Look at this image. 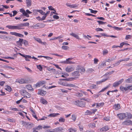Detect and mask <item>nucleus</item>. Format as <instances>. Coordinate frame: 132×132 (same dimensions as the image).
<instances>
[{"instance_id":"nucleus-38","label":"nucleus","mask_w":132,"mask_h":132,"mask_svg":"<svg viewBox=\"0 0 132 132\" xmlns=\"http://www.w3.org/2000/svg\"><path fill=\"white\" fill-rule=\"evenodd\" d=\"M36 87H39L42 86L40 82L39 81L35 85Z\"/></svg>"},{"instance_id":"nucleus-3","label":"nucleus","mask_w":132,"mask_h":132,"mask_svg":"<svg viewBox=\"0 0 132 132\" xmlns=\"http://www.w3.org/2000/svg\"><path fill=\"white\" fill-rule=\"evenodd\" d=\"M71 74L72 76H73L76 79L79 78L80 75L79 73L77 70V71H75L72 72L71 73Z\"/></svg>"},{"instance_id":"nucleus-55","label":"nucleus","mask_w":132,"mask_h":132,"mask_svg":"<svg viewBox=\"0 0 132 132\" xmlns=\"http://www.w3.org/2000/svg\"><path fill=\"white\" fill-rule=\"evenodd\" d=\"M44 57L46 58V59L48 60H49L50 59H53V58L50 57L49 56H45Z\"/></svg>"},{"instance_id":"nucleus-54","label":"nucleus","mask_w":132,"mask_h":132,"mask_svg":"<svg viewBox=\"0 0 132 132\" xmlns=\"http://www.w3.org/2000/svg\"><path fill=\"white\" fill-rule=\"evenodd\" d=\"M48 70L49 71L56 72V70L53 69L49 68L48 69Z\"/></svg>"},{"instance_id":"nucleus-17","label":"nucleus","mask_w":132,"mask_h":132,"mask_svg":"<svg viewBox=\"0 0 132 132\" xmlns=\"http://www.w3.org/2000/svg\"><path fill=\"white\" fill-rule=\"evenodd\" d=\"M109 129L108 126H105L102 127L100 129L101 131H106Z\"/></svg>"},{"instance_id":"nucleus-2","label":"nucleus","mask_w":132,"mask_h":132,"mask_svg":"<svg viewBox=\"0 0 132 132\" xmlns=\"http://www.w3.org/2000/svg\"><path fill=\"white\" fill-rule=\"evenodd\" d=\"M64 130L63 128L59 127L52 130L51 131L50 130H48L47 131L48 132H62Z\"/></svg>"},{"instance_id":"nucleus-48","label":"nucleus","mask_w":132,"mask_h":132,"mask_svg":"<svg viewBox=\"0 0 132 132\" xmlns=\"http://www.w3.org/2000/svg\"><path fill=\"white\" fill-rule=\"evenodd\" d=\"M89 126L92 128H94L95 127V123H90L89 124Z\"/></svg>"},{"instance_id":"nucleus-36","label":"nucleus","mask_w":132,"mask_h":132,"mask_svg":"<svg viewBox=\"0 0 132 132\" xmlns=\"http://www.w3.org/2000/svg\"><path fill=\"white\" fill-rule=\"evenodd\" d=\"M76 95L78 97H82L83 96L82 92L81 93H80L79 92H78L76 93Z\"/></svg>"},{"instance_id":"nucleus-44","label":"nucleus","mask_w":132,"mask_h":132,"mask_svg":"<svg viewBox=\"0 0 132 132\" xmlns=\"http://www.w3.org/2000/svg\"><path fill=\"white\" fill-rule=\"evenodd\" d=\"M23 10V14L27 17H29V16L27 13L24 10Z\"/></svg>"},{"instance_id":"nucleus-46","label":"nucleus","mask_w":132,"mask_h":132,"mask_svg":"<svg viewBox=\"0 0 132 132\" xmlns=\"http://www.w3.org/2000/svg\"><path fill=\"white\" fill-rule=\"evenodd\" d=\"M97 22L99 24H104L105 23H106V22H104L103 21H97Z\"/></svg>"},{"instance_id":"nucleus-63","label":"nucleus","mask_w":132,"mask_h":132,"mask_svg":"<svg viewBox=\"0 0 132 132\" xmlns=\"http://www.w3.org/2000/svg\"><path fill=\"white\" fill-rule=\"evenodd\" d=\"M98 61V59H97L96 58H95L94 59V63L95 64H97V62Z\"/></svg>"},{"instance_id":"nucleus-37","label":"nucleus","mask_w":132,"mask_h":132,"mask_svg":"<svg viewBox=\"0 0 132 132\" xmlns=\"http://www.w3.org/2000/svg\"><path fill=\"white\" fill-rule=\"evenodd\" d=\"M34 128H36V130H40V129H42V127L41 125H39L38 126H37Z\"/></svg>"},{"instance_id":"nucleus-4","label":"nucleus","mask_w":132,"mask_h":132,"mask_svg":"<svg viewBox=\"0 0 132 132\" xmlns=\"http://www.w3.org/2000/svg\"><path fill=\"white\" fill-rule=\"evenodd\" d=\"M22 93L21 94L24 97H26L27 98H29L31 97V95L26 90H22Z\"/></svg>"},{"instance_id":"nucleus-29","label":"nucleus","mask_w":132,"mask_h":132,"mask_svg":"<svg viewBox=\"0 0 132 132\" xmlns=\"http://www.w3.org/2000/svg\"><path fill=\"white\" fill-rule=\"evenodd\" d=\"M108 51L106 49L104 50L103 51V55H105L108 53Z\"/></svg>"},{"instance_id":"nucleus-42","label":"nucleus","mask_w":132,"mask_h":132,"mask_svg":"<svg viewBox=\"0 0 132 132\" xmlns=\"http://www.w3.org/2000/svg\"><path fill=\"white\" fill-rule=\"evenodd\" d=\"M59 83L60 84L65 86H67L66 85L67 84H66L65 83L62 82V81L61 80H60Z\"/></svg>"},{"instance_id":"nucleus-28","label":"nucleus","mask_w":132,"mask_h":132,"mask_svg":"<svg viewBox=\"0 0 132 132\" xmlns=\"http://www.w3.org/2000/svg\"><path fill=\"white\" fill-rule=\"evenodd\" d=\"M125 81L126 82L131 83L132 82V78H129L128 79L126 80Z\"/></svg>"},{"instance_id":"nucleus-57","label":"nucleus","mask_w":132,"mask_h":132,"mask_svg":"<svg viewBox=\"0 0 132 132\" xmlns=\"http://www.w3.org/2000/svg\"><path fill=\"white\" fill-rule=\"evenodd\" d=\"M35 40L39 43H42L41 40L39 38H36Z\"/></svg>"},{"instance_id":"nucleus-47","label":"nucleus","mask_w":132,"mask_h":132,"mask_svg":"<svg viewBox=\"0 0 132 132\" xmlns=\"http://www.w3.org/2000/svg\"><path fill=\"white\" fill-rule=\"evenodd\" d=\"M65 120V119H64L62 118H60L59 120V121L60 122H64Z\"/></svg>"},{"instance_id":"nucleus-58","label":"nucleus","mask_w":132,"mask_h":132,"mask_svg":"<svg viewBox=\"0 0 132 132\" xmlns=\"http://www.w3.org/2000/svg\"><path fill=\"white\" fill-rule=\"evenodd\" d=\"M107 79H108L107 78L103 79L102 80L99 82V84L105 82V81L107 80Z\"/></svg>"},{"instance_id":"nucleus-39","label":"nucleus","mask_w":132,"mask_h":132,"mask_svg":"<svg viewBox=\"0 0 132 132\" xmlns=\"http://www.w3.org/2000/svg\"><path fill=\"white\" fill-rule=\"evenodd\" d=\"M76 117L75 115H72L71 119L73 121H75L76 120Z\"/></svg>"},{"instance_id":"nucleus-60","label":"nucleus","mask_w":132,"mask_h":132,"mask_svg":"<svg viewBox=\"0 0 132 132\" xmlns=\"http://www.w3.org/2000/svg\"><path fill=\"white\" fill-rule=\"evenodd\" d=\"M131 38V36L130 35H127L126 36L125 38L126 39H130Z\"/></svg>"},{"instance_id":"nucleus-18","label":"nucleus","mask_w":132,"mask_h":132,"mask_svg":"<svg viewBox=\"0 0 132 132\" xmlns=\"http://www.w3.org/2000/svg\"><path fill=\"white\" fill-rule=\"evenodd\" d=\"M26 3L27 4V6L28 7L30 6L31 5V0H26Z\"/></svg>"},{"instance_id":"nucleus-15","label":"nucleus","mask_w":132,"mask_h":132,"mask_svg":"<svg viewBox=\"0 0 132 132\" xmlns=\"http://www.w3.org/2000/svg\"><path fill=\"white\" fill-rule=\"evenodd\" d=\"M86 72L88 73H93L95 72V71L92 68H89L87 70Z\"/></svg>"},{"instance_id":"nucleus-16","label":"nucleus","mask_w":132,"mask_h":132,"mask_svg":"<svg viewBox=\"0 0 132 132\" xmlns=\"http://www.w3.org/2000/svg\"><path fill=\"white\" fill-rule=\"evenodd\" d=\"M81 74H82L85 71V69L84 68H80L78 69L77 70Z\"/></svg>"},{"instance_id":"nucleus-21","label":"nucleus","mask_w":132,"mask_h":132,"mask_svg":"<svg viewBox=\"0 0 132 132\" xmlns=\"http://www.w3.org/2000/svg\"><path fill=\"white\" fill-rule=\"evenodd\" d=\"M70 35L75 37L77 39H79V36L78 35L73 32H72L70 33Z\"/></svg>"},{"instance_id":"nucleus-14","label":"nucleus","mask_w":132,"mask_h":132,"mask_svg":"<svg viewBox=\"0 0 132 132\" xmlns=\"http://www.w3.org/2000/svg\"><path fill=\"white\" fill-rule=\"evenodd\" d=\"M23 39L19 38V41H17L16 42V43L18 45L20 46H22V44L23 43Z\"/></svg>"},{"instance_id":"nucleus-41","label":"nucleus","mask_w":132,"mask_h":132,"mask_svg":"<svg viewBox=\"0 0 132 132\" xmlns=\"http://www.w3.org/2000/svg\"><path fill=\"white\" fill-rule=\"evenodd\" d=\"M34 126V125L33 123H30L28 125V127L29 128H31L33 127Z\"/></svg>"},{"instance_id":"nucleus-59","label":"nucleus","mask_w":132,"mask_h":132,"mask_svg":"<svg viewBox=\"0 0 132 132\" xmlns=\"http://www.w3.org/2000/svg\"><path fill=\"white\" fill-rule=\"evenodd\" d=\"M25 68L29 72L31 73H32V71L30 68H28L27 67H25Z\"/></svg>"},{"instance_id":"nucleus-45","label":"nucleus","mask_w":132,"mask_h":132,"mask_svg":"<svg viewBox=\"0 0 132 132\" xmlns=\"http://www.w3.org/2000/svg\"><path fill=\"white\" fill-rule=\"evenodd\" d=\"M89 10H90V12L91 13H93L94 14H96L97 12V11L96 10H94L92 9H89Z\"/></svg>"},{"instance_id":"nucleus-56","label":"nucleus","mask_w":132,"mask_h":132,"mask_svg":"<svg viewBox=\"0 0 132 132\" xmlns=\"http://www.w3.org/2000/svg\"><path fill=\"white\" fill-rule=\"evenodd\" d=\"M17 36L20 37H23L24 36L23 35L18 33H17Z\"/></svg>"},{"instance_id":"nucleus-30","label":"nucleus","mask_w":132,"mask_h":132,"mask_svg":"<svg viewBox=\"0 0 132 132\" xmlns=\"http://www.w3.org/2000/svg\"><path fill=\"white\" fill-rule=\"evenodd\" d=\"M6 88H5L6 90L9 92H10L11 90V88L10 86L7 85L6 86Z\"/></svg>"},{"instance_id":"nucleus-11","label":"nucleus","mask_w":132,"mask_h":132,"mask_svg":"<svg viewBox=\"0 0 132 132\" xmlns=\"http://www.w3.org/2000/svg\"><path fill=\"white\" fill-rule=\"evenodd\" d=\"M132 122L131 121L129 120H127L125 121L122 123L123 125H129Z\"/></svg>"},{"instance_id":"nucleus-20","label":"nucleus","mask_w":132,"mask_h":132,"mask_svg":"<svg viewBox=\"0 0 132 132\" xmlns=\"http://www.w3.org/2000/svg\"><path fill=\"white\" fill-rule=\"evenodd\" d=\"M40 23H38L33 26V27L35 29H37L40 27Z\"/></svg>"},{"instance_id":"nucleus-43","label":"nucleus","mask_w":132,"mask_h":132,"mask_svg":"<svg viewBox=\"0 0 132 132\" xmlns=\"http://www.w3.org/2000/svg\"><path fill=\"white\" fill-rule=\"evenodd\" d=\"M37 68L39 69L40 71H42V67L40 65H37Z\"/></svg>"},{"instance_id":"nucleus-6","label":"nucleus","mask_w":132,"mask_h":132,"mask_svg":"<svg viewBox=\"0 0 132 132\" xmlns=\"http://www.w3.org/2000/svg\"><path fill=\"white\" fill-rule=\"evenodd\" d=\"M124 79H122L118 81L115 82L113 84L114 87H116L120 84L123 81Z\"/></svg>"},{"instance_id":"nucleus-10","label":"nucleus","mask_w":132,"mask_h":132,"mask_svg":"<svg viewBox=\"0 0 132 132\" xmlns=\"http://www.w3.org/2000/svg\"><path fill=\"white\" fill-rule=\"evenodd\" d=\"M38 94H40L42 96H43L46 94V91L41 90H39L38 92Z\"/></svg>"},{"instance_id":"nucleus-34","label":"nucleus","mask_w":132,"mask_h":132,"mask_svg":"<svg viewBox=\"0 0 132 132\" xmlns=\"http://www.w3.org/2000/svg\"><path fill=\"white\" fill-rule=\"evenodd\" d=\"M115 30H122V28H119L118 27L114 26L112 27Z\"/></svg>"},{"instance_id":"nucleus-62","label":"nucleus","mask_w":132,"mask_h":132,"mask_svg":"<svg viewBox=\"0 0 132 132\" xmlns=\"http://www.w3.org/2000/svg\"><path fill=\"white\" fill-rule=\"evenodd\" d=\"M69 132H75L76 131L75 130L71 128L69 129Z\"/></svg>"},{"instance_id":"nucleus-31","label":"nucleus","mask_w":132,"mask_h":132,"mask_svg":"<svg viewBox=\"0 0 132 132\" xmlns=\"http://www.w3.org/2000/svg\"><path fill=\"white\" fill-rule=\"evenodd\" d=\"M22 44H23L26 46H27L28 44V42L27 41L23 40V41Z\"/></svg>"},{"instance_id":"nucleus-13","label":"nucleus","mask_w":132,"mask_h":132,"mask_svg":"<svg viewBox=\"0 0 132 132\" xmlns=\"http://www.w3.org/2000/svg\"><path fill=\"white\" fill-rule=\"evenodd\" d=\"M72 59V58H68L67 59V64H73L75 63L74 62H72V61H70V60H71Z\"/></svg>"},{"instance_id":"nucleus-61","label":"nucleus","mask_w":132,"mask_h":132,"mask_svg":"<svg viewBox=\"0 0 132 132\" xmlns=\"http://www.w3.org/2000/svg\"><path fill=\"white\" fill-rule=\"evenodd\" d=\"M12 12L13 13V16H15L17 13V12L15 10L12 11Z\"/></svg>"},{"instance_id":"nucleus-23","label":"nucleus","mask_w":132,"mask_h":132,"mask_svg":"<svg viewBox=\"0 0 132 132\" xmlns=\"http://www.w3.org/2000/svg\"><path fill=\"white\" fill-rule=\"evenodd\" d=\"M120 89L122 91L124 92L127 91V87H125L122 86H121L120 87Z\"/></svg>"},{"instance_id":"nucleus-50","label":"nucleus","mask_w":132,"mask_h":132,"mask_svg":"<svg viewBox=\"0 0 132 132\" xmlns=\"http://www.w3.org/2000/svg\"><path fill=\"white\" fill-rule=\"evenodd\" d=\"M81 100H84L85 101H87L88 102H90L91 101V100L90 99L87 98L86 99H85L84 98H82V99H81Z\"/></svg>"},{"instance_id":"nucleus-26","label":"nucleus","mask_w":132,"mask_h":132,"mask_svg":"<svg viewBox=\"0 0 132 132\" xmlns=\"http://www.w3.org/2000/svg\"><path fill=\"white\" fill-rule=\"evenodd\" d=\"M66 86H70L74 88H76L77 87L75 85L72 84H67Z\"/></svg>"},{"instance_id":"nucleus-35","label":"nucleus","mask_w":132,"mask_h":132,"mask_svg":"<svg viewBox=\"0 0 132 132\" xmlns=\"http://www.w3.org/2000/svg\"><path fill=\"white\" fill-rule=\"evenodd\" d=\"M92 112H91L90 111L87 110L85 113V115H89L92 114Z\"/></svg>"},{"instance_id":"nucleus-7","label":"nucleus","mask_w":132,"mask_h":132,"mask_svg":"<svg viewBox=\"0 0 132 132\" xmlns=\"http://www.w3.org/2000/svg\"><path fill=\"white\" fill-rule=\"evenodd\" d=\"M75 104L80 107L83 106H84L83 102L82 101H77L75 102Z\"/></svg>"},{"instance_id":"nucleus-33","label":"nucleus","mask_w":132,"mask_h":132,"mask_svg":"<svg viewBox=\"0 0 132 132\" xmlns=\"http://www.w3.org/2000/svg\"><path fill=\"white\" fill-rule=\"evenodd\" d=\"M127 114V118L129 119H130L132 117V115L130 113H127L126 114Z\"/></svg>"},{"instance_id":"nucleus-9","label":"nucleus","mask_w":132,"mask_h":132,"mask_svg":"<svg viewBox=\"0 0 132 132\" xmlns=\"http://www.w3.org/2000/svg\"><path fill=\"white\" fill-rule=\"evenodd\" d=\"M113 109L116 110H118L121 108L120 104H114L113 107Z\"/></svg>"},{"instance_id":"nucleus-19","label":"nucleus","mask_w":132,"mask_h":132,"mask_svg":"<svg viewBox=\"0 0 132 132\" xmlns=\"http://www.w3.org/2000/svg\"><path fill=\"white\" fill-rule=\"evenodd\" d=\"M40 102L44 104H47L48 103L47 102L46 100L43 98H41Z\"/></svg>"},{"instance_id":"nucleus-24","label":"nucleus","mask_w":132,"mask_h":132,"mask_svg":"<svg viewBox=\"0 0 132 132\" xmlns=\"http://www.w3.org/2000/svg\"><path fill=\"white\" fill-rule=\"evenodd\" d=\"M116 56L115 57H112L110 59H109L106 60V62H109L112 61L114 60L115 59Z\"/></svg>"},{"instance_id":"nucleus-52","label":"nucleus","mask_w":132,"mask_h":132,"mask_svg":"<svg viewBox=\"0 0 132 132\" xmlns=\"http://www.w3.org/2000/svg\"><path fill=\"white\" fill-rule=\"evenodd\" d=\"M17 33H18L15 32H10V34L11 35H14L16 36H17Z\"/></svg>"},{"instance_id":"nucleus-53","label":"nucleus","mask_w":132,"mask_h":132,"mask_svg":"<svg viewBox=\"0 0 132 132\" xmlns=\"http://www.w3.org/2000/svg\"><path fill=\"white\" fill-rule=\"evenodd\" d=\"M69 78V81H73L75 80H76L75 78L74 77H71Z\"/></svg>"},{"instance_id":"nucleus-5","label":"nucleus","mask_w":132,"mask_h":132,"mask_svg":"<svg viewBox=\"0 0 132 132\" xmlns=\"http://www.w3.org/2000/svg\"><path fill=\"white\" fill-rule=\"evenodd\" d=\"M118 118L120 120H122L127 116V114L125 113H120L117 114Z\"/></svg>"},{"instance_id":"nucleus-25","label":"nucleus","mask_w":132,"mask_h":132,"mask_svg":"<svg viewBox=\"0 0 132 132\" xmlns=\"http://www.w3.org/2000/svg\"><path fill=\"white\" fill-rule=\"evenodd\" d=\"M97 107H99L100 106H102L104 105V102H102L101 103H96Z\"/></svg>"},{"instance_id":"nucleus-49","label":"nucleus","mask_w":132,"mask_h":132,"mask_svg":"<svg viewBox=\"0 0 132 132\" xmlns=\"http://www.w3.org/2000/svg\"><path fill=\"white\" fill-rule=\"evenodd\" d=\"M62 49H63L64 50H66L68 49V48H69V47L68 46H66L64 45V46H62Z\"/></svg>"},{"instance_id":"nucleus-51","label":"nucleus","mask_w":132,"mask_h":132,"mask_svg":"<svg viewBox=\"0 0 132 132\" xmlns=\"http://www.w3.org/2000/svg\"><path fill=\"white\" fill-rule=\"evenodd\" d=\"M49 9L52 11H55V9L51 6H50L48 7Z\"/></svg>"},{"instance_id":"nucleus-40","label":"nucleus","mask_w":132,"mask_h":132,"mask_svg":"<svg viewBox=\"0 0 132 132\" xmlns=\"http://www.w3.org/2000/svg\"><path fill=\"white\" fill-rule=\"evenodd\" d=\"M127 91H128L129 90H132V85L128 86L127 87Z\"/></svg>"},{"instance_id":"nucleus-8","label":"nucleus","mask_w":132,"mask_h":132,"mask_svg":"<svg viewBox=\"0 0 132 132\" xmlns=\"http://www.w3.org/2000/svg\"><path fill=\"white\" fill-rule=\"evenodd\" d=\"M74 70V68L72 66H68L65 69L67 72H69L73 71Z\"/></svg>"},{"instance_id":"nucleus-22","label":"nucleus","mask_w":132,"mask_h":132,"mask_svg":"<svg viewBox=\"0 0 132 132\" xmlns=\"http://www.w3.org/2000/svg\"><path fill=\"white\" fill-rule=\"evenodd\" d=\"M60 115V114L59 113H53L50 114L48 116L49 117H55L58 115Z\"/></svg>"},{"instance_id":"nucleus-32","label":"nucleus","mask_w":132,"mask_h":132,"mask_svg":"<svg viewBox=\"0 0 132 132\" xmlns=\"http://www.w3.org/2000/svg\"><path fill=\"white\" fill-rule=\"evenodd\" d=\"M21 56H22L24 57L25 58H28L31 59V57L30 56L28 55L23 54H21Z\"/></svg>"},{"instance_id":"nucleus-27","label":"nucleus","mask_w":132,"mask_h":132,"mask_svg":"<svg viewBox=\"0 0 132 132\" xmlns=\"http://www.w3.org/2000/svg\"><path fill=\"white\" fill-rule=\"evenodd\" d=\"M90 88L91 89H96L98 88V87L96 86V85H92L90 86Z\"/></svg>"},{"instance_id":"nucleus-1","label":"nucleus","mask_w":132,"mask_h":132,"mask_svg":"<svg viewBox=\"0 0 132 132\" xmlns=\"http://www.w3.org/2000/svg\"><path fill=\"white\" fill-rule=\"evenodd\" d=\"M29 24L28 22H26L23 23H21L17 24L16 26L7 25L6 27L10 29H17L18 30L24 29L22 28L24 26H28Z\"/></svg>"},{"instance_id":"nucleus-12","label":"nucleus","mask_w":132,"mask_h":132,"mask_svg":"<svg viewBox=\"0 0 132 132\" xmlns=\"http://www.w3.org/2000/svg\"><path fill=\"white\" fill-rule=\"evenodd\" d=\"M34 13H36L37 12H39L42 15H44L45 14V12H43L42 10H35L33 11Z\"/></svg>"},{"instance_id":"nucleus-64","label":"nucleus","mask_w":132,"mask_h":132,"mask_svg":"<svg viewBox=\"0 0 132 132\" xmlns=\"http://www.w3.org/2000/svg\"><path fill=\"white\" fill-rule=\"evenodd\" d=\"M19 82L20 84L24 83H25V81L23 79H21V80L19 81Z\"/></svg>"}]
</instances>
